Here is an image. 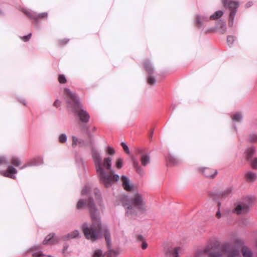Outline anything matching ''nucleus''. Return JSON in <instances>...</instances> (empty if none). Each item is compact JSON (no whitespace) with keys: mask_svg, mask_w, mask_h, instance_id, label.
<instances>
[{"mask_svg":"<svg viewBox=\"0 0 257 257\" xmlns=\"http://www.w3.org/2000/svg\"><path fill=\"white\" fill-rule=\"evenodd\" d=\"M86 205L89 209L92 223L90 226H89L86 223L82 224V229L85 237L87 239L94 241L101 238L103 234L107 246L108 248H110L111 246L110 233L107 228L102 225L99 212L95 206L91 198H89L87 202L83 199H80L77 202V209H81Z\"/></svg>","mask_w":257,"mask_h":257,"instance_id":"obj_1","label":"nucleus"},{"mask_svg":"<svg viewBox=\"0 0 257 257\" xmlns=\"http://www.w3.org/2000/svg\"><path fill=\"white\" fill-rule=\"evenodd\" d=\"M92 157L101 184L108 187L114 181L119 180V176L113 174L114 171L111 169L112 159L110 157H106L102 161L100 154L95 150L92 151Z\"/></svg>","mask_w":257,"mask_h":257,"instance_id":"obj_2","label":"nucleus"},{"mask_svg":"<svg viewBox=\"0 0 257 257\" xmlns=\"http://www.w3.org/2000/svg\"><path fill=\"white\" fill-rule=\"evenodd\" d=\"M122 204L125 208L126 215L131 218L136 216L139 211L143 212L147 209L145 197L139 192L134 193L129 198H124Z\"/></svg>","mask_w":257,"mask_h":257,"instance_id":"obj_3","label":"nucleus"},{"mask_svg":"<svg viewBox=\"0 0 257 257\" xmlns=\"http://www.w3.org/2000/svg\"><path fill=\"white\" fill-rule=\"evenodd\" d=\"M64 92L66 94L65 99L68 107L77 114L82 122H88L90 118L89 115L86 111L82 108L76 94L68 88L64 89Z\"/></svg>","mask_w":257,"mask_h":257,"instance_id":"obj_4","label":"nucleus"},{"mask_svg":"<svg viewBox=\"0 0 257 257\" xmlns=\"http://www.w3.org/2000/svg\"><path fill=\"white\" fill-rule=\"evenodd\" d=\"M253 201V198L252 197L246 196L238 203L233 211L237 214L246 213L249 211Z\"/></svg>","mask_w":257,"mask_h":257,"instance_id":"obj_5","label":"nucleus"},{"mask_svg":"<svg viewBox=\"0 0 257 257\" xmlns=\"http://www.w3.org/2000/svg\"><path fill=\"white\" fill-rule=\"evenodd\" d=\"M221 1L224 6L228 8V9L231 11L229 17L228 24L229 26L232 27L233 24L234 19L236 13V10L239 7V3L237 1Z\"/></svg>","mask_w":257,"mask_h":257,"instance_id":"obj_6","label":"nucleus"},{"mask_svg":"<svg viewBox=\"0 0 257 257\" xmlns=\"http://www.w3.org/2000/svg\"><path fill=\"white\" fill-rule=\"evenodd\" d=\"M222 250L227 254V257H238L239 255L238 249L233 248L229 244H224Z\"/></svg>","mask_w":257,"mask_h":257,"instance_id":"obj_7","label":"nucleus"},{"mask_svg":"<svg viewBox=\"0 0 257 257\" xmlns=\"http://www.w3.org/2000/svg\"><path fill=\"white\" fill-rule=\"evenodd\" d=\"M199 172L205 177L209 178H213L217 174L216 170L207 167L199 168Z\"/></svg>","mask_w":257,"mask_h":257,"instance_id":"obj_8","label":"nucleus"},{"mask_svg":"<svg viewBox=\"0 0 257 257\" xmlns=\"http://www.w3.org/2000/svg\"><path fill=\"white\" fill-rule=\"evenodd\" d=\"M17 173V171L16 169L12 166H9L7 170L1 172V174L3 176L9 177L13 179H16V176L13 175Z\"/></svg>","mask_w":257,"mask_h":257,"instance_id":"obj_9","label":"nucleus"},{"mask_svg":"<svg viewBox=\"0 0 257 257\" xmlns=\"http://www.w3.org/2000/svg\"><path fill=\"white\" fill-rule=\"evenodd\" d=\"M182 250L180 247L174 248H168L165 251L166 257H178L179 253Z\"/></svg>","mask_w":257,"mask_h":257,"instance_id":"obj_10","label":"nucleus"},{"mask_svg":"<svg viewBox=\"0 0 257 257\" xmlns=\"http://www.w3.org/2000/svg\"><path fill=\"white\" fill-rule=\"evenodd\" d=\"M60 240V238L55 237L54 234L50 233L45 238L43 241V243L44 244H54L58 243Z\"/></svg>","mask_w":257,"mask_h":257,"instance_id":"obj_11","label":"nucleus"},{"mask_svg":"<svg viewBox=\"0 0 257 257\" xmlns=\"http://www.w3.org/2000/svg\"><path fill=\"white\" fill-rule=\"evenodd\" d=\"M141 153L140 161L143 166L146 167L151 162V158L149 154L140 151Z\"/></svg>","mask_w":257,"mask_h":257,"instance_id":"obj_12","label":"nucleus"},{"mask_svg":"<svg viewBox=\"0 0 257 257\" xmlns=\"http://www.w3.org/2000/svg\"><path fill=\"white\" fill-rule=\"evenodd\" d=\"M204 252L206 253L209 257H220L221 256V253L220 251H216L215 249L209 246L204 249Z\"/></svg>","mask_w":257,"mask_h":257,"instance_id":"obj_13","label":"nucleus"},{"mask_svg":"<svg viewBox=\"0 0 257 257\" xmlns=\"http://www.w3.org/2000/svg\"><path fill=\"white\" fill-rule=\"evenodd\" d=\"M123 188L126 191L132 190L133 186L130 183V179L125 176H122L121 178Z\"/></svg>","mask_w":257,"mask_h":257,"instance_id":"obj_14","label":"nucleus"},{"mask_svg":"<svg viewBox=\"0 0 257 257\" xmlns=\"http://www.w3.org/2000/svg\"><path fill=\"white\" fill-rule=\"evenodd\" d=\"M245 178L248 183H253L257 179V174L253 172H247L245 174Z\"/></svg>","mask_w":257,"mask_h":257,"instance_id":"obj_15","label":"nucleus"},{"mask_svg":"<svg viewBox=\"0 0 257 257\" xmlns=\"http://www.w3.org/2000/svg\"><path fill=\"white\" fill-rule=\"evenodd\" d=\"M24 13L28 17L36 20H37L39 18H47L48 16V14L47 13H42L38 15H36L28 11H24Z\"/></svg>","mask_w":257,"mask_h":257,"instance_id":"obj_16","label":"nucleus"},{"mask_svg":"<svg viewBox=\"0 0 257 257\" xmlns=\"http://www.w3.org/2000/svg\"><path fill=\"white\" fill-rule=\"evenodd\" d=\"M79 235V231L78 230H74L66 235H64L62 237V239L64 240H68L69 239H73L78 237Z\"/></svg>","mask_w":257,"mask_h":257,"instance_id":"obj_17","label":"nucleus"},{"mask_svg":"<svg viewBox=\"0 0 257 257\" xmlns=\"http://www.w3.org/2000/svg\"><path fill=\"white\" fill-rule=\"evenodd\" d=\"M255 152V149L254 147L252 146L248 148L246 151V157L248 161L251 160Z\"/></svg>","mask_w":257,"mask_h":257,"instance_id":"obj_18","label":"nucleus"},{"mask_svg":"<svg viewBox=\"0 0 257 257\" xmlns=\"http://www.w3.org/2000/svg\"><path fill=\"white\" fill-rule=\"evenodd\" d=\"M145 70L149 74H152L154 71V69L152 67L149 61H146L144 63Z\"/></svg>","mask_w":257,"mask_h":257,"instance_id":"obj_19","label":"nucleus"},{"mask_svg":"<svg viewBox=\"0 0 257 257\" xmlns=\"http://www.w3.org/2000/svg\"><path fill=\"white\" fill-rule=\"evenodd\" d=\"M223 12L222 11H218L210 16L209 20H216L220 18L223 15Z\"/></svg>","mask_w":257,"mask_h":257,"instance_id":"obj_20","label":"nucleus"},{"mask_svg":"<svg viewBox=\"0 0 257 257\" xmlns=\"http://www.w3.org/2000/svg\"><path fill=\"white\" fill-rule=\"evenodd\" d=\"M133 166L136 169L137 172L140 175H143L144 174V171L143 169L139 165L138 163L136 161H134Z\"/></svg>","mask_w":257,"mask_h":257,"instance_id":"obj_21","label":"nucleus"},{"mask_svg":"<svg viewBox=\"0 0 257 257\" xmlns=\"http://www.w3.org/2000/svg\"><path fill=\"white\" fill-rule=\"evenodd\" d=\"M242 253L244 257H252V252L249 249L246 247H242Z\"/></svg>","mask_w":257,"mask_h":257,"instance_id":"obj_22","label":"nucleus"},{"mask_svg":"<svg viewBox=\"0 0 257 257\" xmlns=\"http://www.w3.org/2000/svg\"><path fill=\"white\" fill-rule=\"evenodd\" d=\"M11 162L13 165L16 167H19L21 164V160L16 157H12Z\"/></svg>","mask_w":257,"mask_h":257,"instance_id":"obj_23","label":"nucleus"},{"mask_svg":"<svg viewBox=\"0 0 257 257\" xmlns=\"http://www.w3.org/2000/svg\"><path fill=\"white\" fill-rule=\"evenodd\" d=\"M232 189L231 187H228L225 189L221 193V196L222 197H226L232 193Z\"/></svg>","mask_w":257,"mask_h":257,"instance_id":"obj_24","label":"nucleus"},{"mask_svg":"<svg viewBox=\"0 0 257 257\" xmlns=\"http://www.w3.org/2000/svg\"><path fill=\"white\" fill-rule=\"evenodd\" d=\"M232 119L234 121H240L242 119V115L240 113H236L232 115Z\"/></svg>","mask_w":257,"mask_h":257,"instance_id":"obj_25","label":"nucleus"},{"mask_svg":"<svg viewBox=\"0 0 257 257\" xmlns=\"http://www.w3.org/2000/svg\"><path fill=\"white\" fill-rule=\"evenodd\" d=\"M91 187L89 185H86L83 188L81 193L82 195H87L90 191Z\"/></svg>","mask_w":257,"mask_h":257,"instance_id":"obj_26","label":"nucleus"},{"mask_svg":"<svg viewBox=\"0 0 257 257\" xmlns=\"http://www.w3.org/2000/svg\"><path fill=\"white\" fill-rule=\"evenodd\" d=\"M72 140L73 142L72 144V146L73 148H75L78 144H80L82 142L81 140H79L76 137L74 136L72 137Z\"/></svg>","mask_w":257,"mask_h":257,"instance_id":"obj_27","label":"nucleus"},{"mask_svg":"<svg viewBox=\"0 0 257 257\" xmlns=\"http://www.w3.org/2000/svg\"><path fill=\"white\" fill-rule=\"evenodd\" d=\"M67 141V136L65 134H61L59 137V141L61 143H64Z\"/></svg>","mask_w":257,"mask_h":257,"instance_id":"obj_28","label":"nucleus"},{"mask_svg":"<svg viewBox=\"0 0 257 257\" xmlns=\"http://www.w3.org/2000/svg\"><path fill=\"white\" fill-rule=\"evenodd\" d=\"M168 161L169 162V163L172 164V165H175L177 164V160L176 159L172 157V156H168L167 158Z\"/></svg>","mask_w":257,"mask_h":257,"instance_id":"obj_29","label":"nucleus"},{"mask_svg":"<svg viewBox=\"0 0 257 257\" xmlns=\"http://www.w3.org/2000/svg\"><path fill=\"white\" fill-rule=\"evenodd\" d=\"M122 165H123V160L120 158H118L116 162V167L118 169H120L122 167Z\"/></svg>","mask_w":257,"mask_h":257,"instance_id":"obj_30","label":"nucleus"},{"mask_svg":"<svg viewBox=\"0 0 257 257\" xmlns=\"http://www.w3.org/2000/svg\"><path fill=\"white\" fill-rule=\"evenodd\" d=\"M58 81L60 83H65L66 82V79L64 75H60L58 77Z\"/></svg>","mask_w":257,"mask_h":257,"instance_id":"obj_31","label":"nucleus"},{"mask_svg":"<svg viewBox=\"0 0 257 257\" xmlns=\"http://www.w3.org/2000/svg\"><path fill=\"white\" fill-rule=\"evenodd\" d=\"M249 141L250 142H257V134H251L249 137Z\"/></svg>","mask_w":257,"mask_h":257,"instance_id":"obj_32","label":"nucleus"},{"mask_svg":"<svg viewBox=\"0 0 257 257\" xmlns=\"http://www.w3.org/2000/svg\"><path fill=\"white\" fill-rule=\"evenodd\" d=\"M121 146L123 148V149L124 151L127 154H130V150H129L128 147L127 146V145L124 142H122L121 143Z\"/></svg>","mask_w":257,"mask_h":257,"instance_id":"obj_33","label":"nucleus"},{"mask_svg":"<svg viewBox=\"0 0 257 257\" xmlns=\"http://www.w3.org/2000/svg\"><path fill=\"white\" fill-rule=\"evenodd\" d=\"M148 82L151 85H154L156 83V79L154 77L150 76L148 78Z\"/></svg>","mask_w":257,"mask_h":257,"instance_id":"obj_34","label":"nucleus"},{"mask_svg":"<svg viewBox=\"0 0 257 257\" xmlns=\"http://www.w3.org/2000/svg\"><path fill=\"white\" fill-rule=\"evenodd\" d=\"M33 257H43L45 256V254L42 253L41 251L34 252L32 253Z\"/></svg>","mask_w":257,"mask_h":257,"instance_id":"obj_35","label":"nucleus"},{"mask_svg":"<svg viewBox=\"0 0 257 257\" xmlns=\"http://www.w3.org/2000/svg\"><path fill=\"white\" fill-rule=\"evenodd\" d=\"M251 167L254 169H257V157L251 161Z\"/></svg>","mask_w":257,"mask_h":257,"instance_id":"obj_36","label":"nucleus"},{"mask_svg":"<svg viewBox=\"0 0 257 257\" xmlns=\"http://www.w3.org/2000/svg\"><path fill=\"white\" fill-rule=\"evenodd\" d=\"M234 41V38L232 36H228L227 42L229 45H232Z\"/></svg>","mask_w":257,"mask_h":257,"instance_id":"obj_37","label":"nucleus"},{"mask_svg":"<svg viewBox=\"0 0 257 257\" xmlns=\"http://www.w3.org/2000/svg\"><path fill=\"white\" fill-rule=\"evenodd\" d=\"M31 36H32V34L30 33L29 35L25 36L22 37L21 38L24 42H27L30 40V39L31 37Z\"/></svg>","mask_w":257,"mask_h":257,"instance_id":"obj_38","label":"nucleus"},{"mask_svg":"<svg viewBox=\"0 0 257 257\" xmlns=\"http://www.w3.org/2000/svg\"><path fill=\"white\" fill-rule=\"evenodd\" d=\"M107 152L110 155H113L115 153V151L113 148L111 147H108L107 149Z\"/></svg>","mask_w":257,"mask_h":257,"instance_id":"obj_39","label":"nucleus"},{"mask_svg":"<svg viewBox=\"0 0 257 257\" xmlns=\"http://www.w3.org/2000/svg\"><path fill=\"white\" fill-rule=\"evenodd\" d=\"M102 254V251L101 250H96L94 253V256L95 257H100Z\"/></svg>","mask_w":257,"mask_h":257,"instance_id":"obj_40","label":"nucleus"},{"mask_svg":"<svg viewBox=\"0 0 257 257\" xmlns=\"http://www.w3.org/2000/svg\"><path fill=\"white\" fill-rule=\"evenodd\" d=\"M6 162V159L4 156H0V165L5 164Z\"/></svg>","mask_w":257,"mask_h":257,"instance_id":"obj_41","label":"nucleus"},{"mask_svg":"<svg viewBox=\"0 0 257 257\" xmlns=\"http://www.w3.org/2000/svg\"><path fill=\"white\" fill-rule=\"evenodd\" d=\"M147 247H148V244L145 240L143 241H142V248L143 249H146L147 248Z\"/></svg>","mask_w":257,"mask_h":257,"instance_id":"obj_42","label":"nucleus"},{"mask_svg":"<svg viewBox=\"0 0 257 257\" xmlns=\"http://www.w3.org/2000/svg\"><path fill=\"white\" fill-rule=\"evenodd\" d=\"M60 104H61V101L58 100H56L54 102V106L56 107H58L60 106Z\"/></svg>","mask_w":257,"mask_h":257,"instance_id":"obj_43","label":"nucleus"},{"mask_svg":"<svg viewBox=\"0 0 257 257\" xmlns=\"http://www.w3.org/2000/svg\"><path fill=\"white\" fill-rule=\"evenodd\" d=\"M136 237H137V240H138V241H143L144 240H145L144 237L142 235H140V234L137 235Z\"/></svg>","mask_w":257,"mask_h":257,"instance_id":"obj_44","label":"nucleus"},{"mask_svg":"<svg viewBox=\"0 0 257 257\" xmlns=\"http://www.w3.org/2000/svg\"><path fill=\"white\" fill-rule=\"evenodd\" d=\"M68 248V245H64V247H63V248L62 249V252L63 253H65V252L66 251V250H67Z\"/></svg>","mask_w":257,"mask_h":257,"instance_id":"obj_45","label":"nucleus"},{"mask_svg":"<svg viewBox=\"0 0 257 257\" xmlns=\"http://www.w3.org/2000/svg\"><path fill=\"white\" fill-rule=\"evenodd\" d=\"M30 166V164L28 163V164H26L25 165H24L23 166L21 167L20 168V169H23L26 167H27L28 166Z\"/></svg>","mask_w":257,"mask_h":257,"instance_id":"obj_46","label":"nucleus"},{"mask_svg":"<svg viewBox=\"0 0 257 257\" xmlns=\"http://www.w3.org/2000/svg\"><path fill=\"white\" fill-rule=\"evenodd\" d=\"M216 216L217 218H220L221 217V213L219 210H218L216 214Z\"/></svg>","mask_w":257,"mask_h":257,"instance_id":"obj_47","label":"nucleus"},{"mask_svg":"<svg viewBox=\"0 0 257 257\" xmlns=\"http://www.w3.org/2000/svg\"><path fill=\"white\" fill-rule=\"evenodd\" d=\"M221 28H225V23L224 22H221Z\"/></svg>","mask_w":257,"mask_h":257,"instance_id":"obj_48","label":"nucleus"},{"mask_svg":"<svg viewBox=\"0 0 257 257\" xmlns=\"http://www.w3.org/2000/svg\"><path fill=\"white\" fill-rule=\"evenodd\" d=\"M38 248H39V246H34V247H32L31 248H30V250H37Z\"/></svg>","mask_w":257,"mask_h":257,"instance_id":"obj_49","label":"nucleus"},{"mask_svg":"<svg viewBox=\"0 0 257 257\" xmlns=\"http://www.w3.org/2000/svg\"><path fill=\"white\" fill-rule=\"evenodd\" d=\"M252 2H249L246 4V7H247V8L250 7L252 6Z\"/></svg>","mask_w":257,"mask_h":257,"instance_id":"obj_50","label":"nucleus"},{"mask_svg":"<svg viewBox=\"0 0 257 257\" xmlns=\"http://www.w3.org/2000/svg\"><path fill=\"white\" fill-rule=\"evenodd\" d=\"M200 17L198 16V17H197V21H198V24H199L201 23V22L200 21Z\"/></svg>","mask_w":257,"mask_h":257,"instance_id":"obj_51","label":"nucleus"},{"mask_svg":"<svg viewBox=\"0 0 257 257\" xmlns=\"http://www.w3.org/2000/svg\"><path fill=\"white\" fill-rule=\"evenodd\" d=\"M94 193H95V194H96V193H97V192H98V190L97 189H94Z\"/></svg>","mask_w":257,"mask_h":257,"instance_id":"obj_52","label":"nucleus"},{"mask_svg":"<svg viewBox=\"0 0 257 257\" xmlns=\"http://www.w3.org/2000/svg\"><path fill=\"white\" fill-rule=\"evenodd\" d=\"M48 257H54L53 256L51 255H47Z\"/></svg>","mask_w":257,"mask_h":257,"instance_id":"obj_53","label":"nucleus"},{"mask_svg":"<svg viewBox=\"0 0 257 257\" xmlns=\"http://www.w3.org/2000/svg\"><path fill=\"white\" fill-rule=\"evenodd\" d=\"M108 257H111V255L108 253Z\"/></svg>","mask_w":257,"mask_h":257,"instance_id":"obj_54","label":"nucleus"}]
</instances>
